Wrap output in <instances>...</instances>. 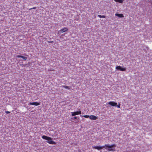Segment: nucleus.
Returning <instances> with one entry per match:
<instances>
[{
  "label": "nucleus",
  "mask_w": 152,
  "mask_h": 152,
  "mask_svg": "<svg viewBox=\"0 0 152 152\" xmlns=\"http://www.w3.org/2000/svg\"><path fill=\"white\" fill-rule=\"evenodd\" d=\"M116 145L115 144H112L110 145L108 144H106L104 145L105 148H108L107 150L109 151H114L115 149L112 148H115L116 147Z\"/></svg>",
  "instance_id": "1"
},
{
  "label": "nucleus",
  "mask_w": 152,
  "mask_h": 152,
  "mask_svg": "<svg viewBox=\"0 0 152 152\" xmlns=\"http://www.w3.org/2000/svg\"><path fill=\"white\" fill-rule=\"evenodd\" d=\"M115 68L118 70H120L122 71H125L126 70V67L122 68L121 66H116Z\"/></svg>",
  "instance_id": "2"
},
{
  "label": "nucleus",
  "mask_w": 152,
  "mask_h": 152,
  "mask_svg": "<svg viewBox=\"0 0 152 152\" xmlns=\"http://www.w3.org/2000/svg\"><path fill=\"white\" fill-rule=\"evenodd\" d=\"M81 114V111H76L71 113V114L72 116H74L76 115Z\"/></svg>",
  "instance_id": "3"
},
{
  "label": "nucleus",
  "mask_w": 152,
  "mask_h": 152,
  "mask_svg": "<svg viewBox=\"0 0 152 152\" xmlns=\"http://www.w3.org/2000/svg\"><path fill=\"white\" fill-rule=\"evenodd\" d=\"M68 28L66 27H64L62 28V29H60L59 31H58L59 33H63L67 31H68Z\"/></svg>",
  "instance_id": "4"
},
{
  "label": "nucleus",
  "mask_w": 152,
  "mask_h": 152,
  "mask_svg": "<svg viewBox=\"0 0 152 152\" xmlns=\"http://www.w3.org/2000/svg\"><path fill=\"white\" fill-rule=\"evenodd\" d=\"M50 137H48V143L50 144L55 145L56 143L54 141L51 140Z\"/></svg>",
  "instance_id": "5"
},
{
  "label": "nucleus",
  "mask_w": 152,
  "mask_h": 152,
  "mask_svg": "<svg viewBox=\"0 0 152 152\" xmlns=\"http://www.w3.org/2000/svg\"><path fill=\"white\" fill-rule=\"evenodd\" d=\"M108 104L110 105L113 106H117V103L113 101H111L109 102Z\"/></svg>",
  "instance_id": "6"
},
{
  "label": "nucleus",
  "mask_w": 152,
  "mask_h": 152,
  "mask_svg": "<svg viewBox=\"0 0 152 152\" xmlns=\"http://www.w3.org/2000/svg\"><path fill=\"white\" fill-rule=\"evenodd\" d=\"M95 149H98V150H100L102 149L103 148H104V146H94V147H93Z\"/></svg>",
  "instance_id": "7"
},
{
  "label": "nucleus",
  "mask_w": 152,
  "mask_h": 152,
  "mask_svg": "<svg viewBox=\"0 0 152 152\" xmlns=\"http://www.w3.org/2000/svg\"><path fill=\"white\" fill-rule=\"evenodd\" d=\"M29 104L31 105H35V106H38L40 104L39 103L37 102H30Z\"/></svg>",
  "instance_id": "8"
},
{
  "label": "nucleus",
  "mask_w": 152,
  "mask_h": 152,
  "mask_svg": "<svg viewBox=\"0 0 152 152\" xmlns=\"http://www.w3.org/2000/svg\"><path fill=\"white\" fill-rule=\"evenodd\" d=\"M89 118L92 120H95L97 119V117L94 115H91L89 116Z\"/></svg>",
  "instance_id": "9"
},
{
  "label": "nucleus",
  "mask_w": 152,
  "mask_h": 152,
  "mask_svg": "<svg viewBox=\"0 0 152 152\" xmlns=\"http://www.w3.org/2000/svg\"><path fill=\"white\" fill-rule=\"evenodd\" d=\"M16 57L17 58H22L24 60H26L27 59V57L25 56H23L20 55H17Z\"/></svg>",
  "instance_id": "10"
},
{
  "label": "nucleus",
  "mask_w": 152,
  "mask_h": 152,
  "mask_svg": "<svg viewBox=\"0 0 152 152\" xmlns=\"http://www.w3.org/2000/svg\"><path fill=\"white\" fill-rule=\"evenodd\" d=\"M115 15L116 16H117L119 18H123L124 17V16L123 14H117L116 13L115 14Z\"/></svg>",
  "instance_id": "11"
},
{
  "label": "nucleus",
  "mask_w": 152,
  "mask_h": 152,
  "mask_svg": "<svg viewBox=\"0 0 152 152\" xmlns=\"http://www.w3.org/2000/svg\"><path fill=\"white\" fill-rule=\"evenodd\" d=\"M116 2H119L121 3H123V0H114Z\"/></svg>",
  "instance_id": "12"
},
{
  "label": "nucleus",
  "mask_w": 152,
  "mask_h": 152,
  "mask_svg": "<svg viewBox=\"0 0 152 152\" xmlns=\"http://www.w3.org/2000/svg\"><path fill=\"white\" fill-rule=\"evenodd\" d=\"M42 137L43 139H45L46 140H48V136L43 135L42 136Z\"/></svg>",
  "instance_id": "13"
},
{
  "label": "nucleus",
  "mask_w": 152,
  "mask_h": 152,
  "mask_svg": "<svg viewBox=\"0 0 152 152\" xmlns=\"http://www.w3.org/2000/svg\"><path fill=\"white\" fill-rule=\"evenodd\" d=\"M98 16L100 18H104L106 17V16L104 15H98Z\"/></svg>",
  "instance_id": "14"
},
{
  "label": "nucleus",
  "mask_w": 152,
  "mask_h": 152,
  "mask_svg": "<svg viewBox=\"0 0 152 152\" xmlns=\"http://www.w3.org/2000/svg\"><path fill=\"white\" fill-rule=\"evenodd\" d=\"M63 87L64 88H66V89H70V88H69V87L68 86H63Z\"/></svg>",
  "instance_id": "15"
},
{
  "label": "nucleus",
  "mask_w": 152,
  "mask_h": 152,
  "mask_svg": "<svg viewBox=\"0 0 152 152\" xmlns=\"http://www.w3.org/2000/svg\"><path fill=\"white\" fill-rule=\"evenodd\" d=\"M82 116L84 117H85L86 118H88V117H89L90 116H89L88 115H83Z\"/></svg>",
  "instance_id": "16"
},
{
  "label": "nucleus",
  "mask_w": 152,
  "mask_h": 152,
  "mask_svg": "<svg viewBox=\"0 0 152 152\" xmlns=\"http://www.w3.org/2000/svg\"><path fill=\"white\" fill-rule=\"evenodd\" d=\"M120 104L119 103L118 104V105H117V106H116L118 108H120Z\"/></svg>",
  "instance_id": "17"
},
{
  "label": "nucleus",
  "mask_w": 152,
  "mask_h": 152,
  "mask_svg": "<svg viewBox=\"0 0 152 152\" xmlns=\"http://www.w3.org/2000/svg\"><path fill=\"white\" fill-rule=\"evenodd\" d=\"M5 113L7 114H9V113H10V111H6Z\"/></svg>",
  "instance_id": "18"
},
{
  "label": "nucleus",
  "mask_w": 152,
  "mask_h": 152,
  "mask_svg": "<svg viewBox=\"0 0 152 152\" xmlns=\"http://www.w3.org/2000/svg\"><path fill=\"white\" fill-rule=\"evenodd\" d=\"M36 8V7H33V8H31L30 9H29V10H31L33 9H35Z\"/></svg>",
  "instance_id": "19"
},
{
  "label": "nucleus",
  "mask_w": 152,
  "mask_h": 152,
  "mask_svg": "<svg viewBox=\"0 0 152 152\" xmlns=\"http://www.w3.org/2000/svg\"><path fill=\"white\" fill-rule=\"evenodd\" d=\"M74 118L75 119H76L77 118V117H74Z\"/></svg>",
  "instance_id": "20"
},
{
  "label": "nucleus",
  "mask_w": 152,
  "mask_h": 152,
  "mask_svg": "<svg viewBox=\"0 0 152 152\" xmlns=\"http://www.w3.org/2000/svg\"><path fill=\"white\" fill-rule=\"evenodd\" d=\"M20 65L22 66H24V65L23 64H20Z\"/></svg>",
  "instance_id": "21"
}]
</instances>
